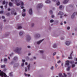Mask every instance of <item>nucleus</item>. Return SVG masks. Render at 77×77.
<instances>
[{"mask_svg":"<svg viewBox=\"0 0 77 77\" xmlns=\"http://www.w3.org/2000/svg\"><path fill=\"white\" fill-rule=\"evenodd\" d=\"M54 22V20L51 19L50 20V23H53Z\"/></svg>","mask_w":77,"mask_h":77,"instance_id":"nucleus-30","label":"nucleus"},{"mask_svg":"<svg viewBox=\"0 0 77 77\" xmlns=\"http://www.w3.org/2000/svg\"><path fill=\"white\" fill-rule=\"evenodd\" d=\"M26 37L27 39H31V37L29 35H26Z\"/></svg>","mask_w":77,"mask_h":77,"instance_id":"nucleus-12","label":"nucleus"},{"mask_svg":"<svg viewBox=\"0 0 77 77\" xmlns=\"http://www.w3.org/2000/svg\"><path fill=\"white\" fill-rule=\"evenodd\" d=\"M57 47L56 44H54L53 46V48H56Z\"/></svg>","mask_w":77,"mask_h":77,"instance_id":"nucleus-27","label":"nucleus"},{"mask_svg":"<svg viewBox=\"0 0 77 77\" xmlns=\"http://www.w3.org/2000/svg\"><path fill=\"white\" fill-rule=\"evenodd\" d=\"M3 8V6H0V8H1V9H2V8Z\"/></svg>","mask_w":77,"mask_h":77,"instance_id":"nucleus-59","label":"nucleus"},{"mask_svg":"<svg viewBox=\"0 0 77 77\" xmlns=\"http://www.w3.org/2000/svg\"><path fill=\"white\" fill-rule=\"evenodd\" d=\"M30 64H29L27 66L28 69L29 70V69H30Z\"/></svg>","mask_w":77,"mask_h":77,"instance_id":"nucleus-29","label":"nucleus"},{"mask_svg":"<svg viewBox=\"0 0 77 77\" xmlns=\"http://www.w3.org/2000/svg\"><path fill=\"white\" fill-rule=\"evenodd\" d=\"M14 60H17V59H18V57H14Z\"/></svg>","mask_w":77,"mask_h":77,"instance_id":"nucleus-28","label":"nucleus"},{"mask_svg":"<svg viewBox=\"0 0 77 77\" xmlns=\"http://www.w3.org/2000/svg\"><path fill=\"white\" fill-rule=\"evenodd\" d=\"M24 65V63H22L21 64L22 66H23Z\"/></svg>","mask_w":77,"mask_h":77,"instance_id":"nucleus-51","label":"nucleus"},{"mask_svg":"<svg viewBox=\"0 0 77 77\" xmlns=\"http://www.w3.org/2000/svg\"><path fill=\"white\" fill-rule=\"evenodd\" d=\"M24 75H25V76H26V77H27V76H28V77H29V76H30V75L27 74L26 73H24Z\"/></svg>","mask_w":77,"mask_h":77,"instance_id":"nucleus-22","label":"nucleus"},{"mask_svg":"<svg viewBox=\"0 0 77 77\" xmlns=\"http://www.w3.org/2000/svg\"><path fill=\"white\" fill-rule=\"evenodd\" d=\"M42 6H43V5L42 3H40L37 5V8L38 9H41L42 8Z\"/></svg>","mask_w":77,"mask_h":77,"instance_id":"nucleus-3","label":"nucleus"},{"mask_svg":"<svg viewBox=\"0 0 77 77\" xmlns=\"http://www.w3.org/2000/svg\"><path fill=\"white\" fill-rule=\"evenodd\" d=\"M59 76L60 77H64L63 75H62L61 73L59 74Z\"/></svg>","mask_w":77,"mask_h":77,"instance_id":"nucleus-23","label":"nucleus"},{"mask_svg":"<svg viewBox=\"0 0 77 77\" xmlns=\"http://www.w3.org/2000/svg\"><path fill=\"white\" fill-rule=\"evenodd\" d=\"M64 77H66L67 76L65 74V73H64Z\"/></svg>","mask_w":77,"mask_h":77,"instance_id":"nucleus-50","label":"nucleus"},{"mask_svg":"<svg viewBox=\"0 0 77 77\" xmlns=\"http://www.w3.org/2000/svg\"><path fill=\"white\" fill-rule=\"evenodd\" d=\"M51 69L52 70L53 69V66H52L51 67Z\"/></svg>","mask_w":77,"mask_h":77,"instance_id":"nucleus-54","label":"nucleus"},{"mask_svg":"<svg viewBox=\"0 0 77 77\" xmlns=\"http://www.w3.org/2000/svg\"><path fill=\"white\" fill-rule=\"evenodd\" d=\"M40 52L41 53H44V51H40Z\"/></svg>","mask_w":77,"mask_h":77,"instance_id":"nucleus-38","label":"nucleus"},{"mask_svg":"<svg viewBox=\"0 0 77 77\" xmlns=\"http://www.w3.org/2000/svg\"><path fill=\"white\" fill-rule=\"evenodd\" d=\"M9 75L10 76H11V77L13 76V75H12V72H11L10 73Z\"/></svg>","mask_w":77,"mask_h":77,"instance_id":"nucleus-25","label":"nucleus"},{"mask_svg":"<svg viewBox=\"0 0 77 77\" xmlns=\"http://www.w3.org/2000/svg\"><path fill=\"white\" fill-rule=\"evenodd\" d=\"M8 3V2H6L5 3L6 5L5 6V8H8L7 5Z\"/></svg>","mask_w":77,"mask_h":77,"instance_id":"nucleus-19","label":"nucleus"},{"mask_svg":"<svg viewBox=\"0 0 77 77\" xmlns=\"http://www.w3.org/2000/svg\"><path fill=\"white\" fill-rule=\"evenodd\" d=\"M59 9H64V6H63L62 5H60L59 6Z\"/></svg>","mask_w":77,"mask_h":77,"instance_id":"nucleus-15","label":"nucleus"},{"mask_svg":"<svg viewBox=\"0 0 77 77\" xmlns=\"http://www.w3.org/2000/svg\"><path fill=\"white\" fill-rule=\"evenodd\" d=\"M69 61H66V65H69Z\"/></svg>","mask_w":77,"mask_h":77,"instance_id":"nucleus-16","label":"nucleus"},{"mask_svg":"<svg viewBox=\"0 0 77 77\" xmlns=\"http://www.w3.org/2000/svg\"><path fill=\"white\" fill-rule=\"evenodd\" d=\"M22 17H26V13H25L23 12L22 14Z\"/></svg>","mask_w":77,"mask_h":77,"instance_id":"nucleus-18","label":"nucleus"},{"mask_svg":"<svg viewBox=\"0 0 77 77\" xmlns=\"http://www.w3.org/2000/svg\"><path fill=\"white\" fill-rule=\"evenodd\" d=\"M40 52L41 53H44V51H40Z\"/></svg>","mask_w":77,"mask_h":77,"instance_id":"nucleus-39","label":"nucleus"},{"mask_svg":"<svg viewBox=\"0 0 77 77\" xmlns=\"http://www.w3.org/2000/svg\"><path fill=\"white\" fill-rule=\"evenodd\" d=\"M69 70H70V67H69L67 69V71H69Z\"/></svg>","mask_w":77,"mask_h":77,"instance_id":"nucleus-31","label":"nucleus"},{"mask_svg":"<svg viewBox=\"0 0 77 77\" xmlns=\"http://www.w3.org/2000/svg\"><path fill=\"white\" fill-rule=\"evenodd\" d=\"M51 17L52 18H54V15H51Z\"/></svg>","mask_w":77,"mask_h":77,"instance_id":"nucleus-46","label":"nucleus"},{"mask_svg":"<svg viewBox=\"0 0 77 77\" xmlns=\"http://www.w3.org/2000/svg\"><path fill=\"white\" fill-rule=\"evenodd\" d=\"M29 12L30 15H32L33 12L32 11V8H29Z\"/></svg>","mask_w":77,"mask_h":77,"instance_id":"nucleus-4","label":"nucleus"},{"mask_svg":"<svg viewBox=\"0 0 77 77\" xmlns=\"http://www.w3.org/2000/svg\"><path fill=\"white\" fill-rule=\"evenodd\" d=\"M4 62H6L7 61V59L5 58L4 60Z\"/></svg>","mask_w":77,"mask_h":77,"instance_id":"nucleus-43","label":"nucleus"},{"mask_svg":"<svg viewBox=\"0 0 77 77\" xmlns=\"http://www.w3.org/2000/svg\"><path fill=\"white\" fill-rule=\"evenodd\" d=\"M24 34V32L23 31H20L19 32V35L21 36H23Z\"/></svg>","mask_w":77,"mask_h":77,"instance_id":"nucleus-5","label":"nucleus"},{"mask_svg":"<svg viewBox=\"0 0 77 77\" xmlns=\"http://www.w3.org/2000/svg\"><path fill=\"white\" fill-rule=\"evenodd\" d=\"M27 47L28 48H30V46H27Z\"/></svg>","mask_w":77,"mask_h":77,"instance_id":"nucleus-62","label":"nucleus"},{"mask_svg":"<svg viewBox=\"0 0 77 77\" xmlns=\"http://www.w3.org/2000/svg\"><path fill=\"white\" fill-rule=\"evenodd\" d=\"M14 15H17V13L15 12L14 13Z\"/></svg>","mask_w":77,"mask_h":77,"instance_id":"nucleus-57","label":"nucleus"},{"mask_svg":"<svg viewBox=\"0 0 77 77\" xmlns=\"http://www.w3.org/2000/svg\"><path fill=\"white\" fill-rule=\"evenodd\" d=\"M67 30H69V29H70V27L69 26H68L67 28Z\"/></svg>","mask_w":77,"mask_h":77,"instance_id":"nucleus-40","label":"nucleus"},{"mask_svg":"<svg viewBox=\"0 0 77 77\" xmlns=\"http://www.w3.org/2000/svg\"><path fill=\"white\" fill-rule=\"evenodd\" d=\"M9 35V33H8L7 34H5L3 35L2 36V37L3 38H6V37H7V36H8Z\"/></svg>","mask_w":77,"mask_h":77,"instance_id":"nucleus-7","label":"nucleus"},{"mask_svg":"<svg viewBox=\"0 0 77 77\" xmlns=\"http://www.w3.org/2000/svg\"><path fill=\"white\" fill-rule=\"evenodd\" d=\"M15 65H16L15 66V67H17V66H18V63L16 64Z\"/></svg>","mask_w":77,"mask_h":77,"instance_id":"nucleus-44","label":"nucleus"},{"mask_svg":"<svg viewBox=\"0 0 77 77\" xmlns=\"http://www.w3.org/2000/svg\"><path fill=\"white\" fill-rule=\"evenodd\" d=\"M57 6H59V5H60V2H59V1H58L57 2Z\"/></svg>","mask_w":77,"mask_h":77,"instance_id":"nucleus-21","label":"nucleus"},{"mask_svg":"<svg viewBox=\"0 0 77 77\" xmlns=\"http://www.w3.org/2000/svg\"><path fill=\"white\" fill-rule=\"evenodd\" d=\"M18 29H22V26H19L18 27Z\"/></svg>","mask_w":77,"mask_h":77,"instance_id":"nucleus-32","label":"nucleus"},{"mask_svg":"<svg viewBox=\"0 0 77 77\" xmlns=\"http://www.w3.org/2000/svg\"><path fill=\"white\" fill-rule=\"evenodd\" d=\"M61 62V61L60 60H59L57 62V63H60Z\"/></svg>","mask_w":77,"mask_h":77,"instance_id":"nucleus-48","label":"nucleus"},{"mask_svg":"<svg viewBox=\"0 0 77 77\" xmlns=\"http://www.w3.org/2000/svg\"><path fill=\"white\" fill-rule=\"evenodd\" d=\"M34 26H35V24L33 23H32L31 24V27H34Z\"/></svg>","mask_w":77,"mask_h":77,"instance_id":"nucleus-33","label":"nucleus"},{"mask_svg":"<svg viewBox=\"0 0 77 77\" xmlns=\"http://www.w3.org/2000/svg\"><path fill=\"white\" fill-rule=\"evenodd\" d=\"M23 12H26V10L25 9H23Z\"/></svg>","mask_w":77,"mask_h":77,"instance_id":"nucleus-49","label":"nucleus"},{"mask_svg":"<svg viewBox=\"0 0 77 77\" xmlns=\"http://www.w3.org/2000/svg\"><path fill=\"white\" fill-rule=\"evenodd\" d=\"M56 52L54 53L53 54V56H55V55H56Z\"/></svg>","mask_w":77,"mask_h":77,"instance_id":"nucleus-47","label":"nucleus"},{"mask_svg":"<svg viewBox=\"0 0 77 77\" xmlns=\"http://www.w3.org/2000/svg\"><path fill=\"white\" fill-rule=\"evenodd\" d=\"M50 14H53V11H52V10H50Z\"/></svg>","mask_w":77,"mask_h":77,"instance_id":"nucleus-35","label":"nucleus"},{"mask_svg":"<svg viewBox=\"0 0 77 77\" xmlns=\"http://www.w3.org/2000/svg\"><path fill=\"white\" fill-rule=\"evenodd\" d=\"M25 71L26 72H27V68H25Z\"/></svg>","mask_w":77,"mask_h":77,"instance_id":"nucleus-52","label":"nucleus"},{"mask_svg":"<svg viewBox=\"0 0 77 77\" xmlns=\"http://www.w3.org/2000/svg\"><path fill=\"white\" fill-rule=\"evenodd\" d=\"M31 54H30V53H29L28 54V56H30V55Z\"/></svg>","mask_w":77,"mask_h":77,"instance_id":"nucleus-64","label":"nucleus"},{"mask_svg":"<svg viewBox=\"0 0 77 77\" xmlns=\"http://www.w3.org/2000/svg\"><path fill=\"white\" fill-rule=\"evenodd\" d=\"M67 74L68 75V77H70L71 75V73L70 72L67 73Z\"/></svg>","mask_w":77,"mask_h":77,"instance_id":"nucleus-17","label":"nucleus"},{"mask_svg":"<svg viewBox=\"0 0 77 77\" xmlns=\"http://www.w3.org/2000/svg\"><path fill=\"white\" fill-rule=\"evenodd\" d=\"M22 62H25V60H22Z\"/></svg>","mask_w":77,"mask_h":77,"instance_id":"nucleus-56","label":"nucleus"},{"mask_svg":"<svg viewBox=\"0 0 77 77\" xmlns=\"http://www.w3.org/2000/svg\"><path fill=\"white\" fill-rule=\"evenodd\" d=\"M12 5H13V4H12V3L11 2H9V6H12Z\"/></svg>","mask_w":77,"mask_h":77,"instance_id":"nucleus-24","label":"nucleus"},{"mask_svg":"<svg viewBox=\"0 0 77 77\" xmlns=\"http://www.w3.org/2000/svg\"><path fill=\"white\" fill-rule=\"evenodd\" d=\"M75 66V64H72V68H74V67Z\"/></svg>","mask_w":77,"mask_h":77,"instance_id":"nucleus-36","label":"nucleus"},{"mask_svg":"<svg viewBox=\"0 0 77 77\" xmlns=\"http://www.w3.org/2000/svg\"><path fill=\"white\" fill-rule=\"evenodd\" d=\"M5 1H3V5H5Z\"/></svg>","mask_w":77,"mask_h":77,"instance_id":"nucleus-55","label":"nucleus"},{"mask_svg":"<svg viewBox=\"0 0 77 77\" xmlns=\"http://www.w3.org/2000/svg\"><path fill=\"white\" fill-rule=\"evenodd\" d=\"M21 4V6H23L24 5V3H23V2H22V1L20 2Z\"/></svg>","mask_w":77,"mask_h":77,"instance_id":"nucleus-34","label":"nucleus"},{"mask_svg":"<svg viewBox=\"0 0 77 77\" xmlns=\"http://www.w3.org/2000/svg\"><path fill=\"white\" fill-rule=\"evenodd\" d=\"M8 11H11V9H10V8H8Z\"/></svg>","mask_w":77,"mask_h":77,"instance_id":"nucleus-58","label":"nucleus"},{"mask_svg":"<svg viewBox=\"0 0 77 77\" xmlns=\"http://www.w3.org/2000/svg\"><path fill=\"white\" fill-rule=\"evenodd\" d=\"M41 36V35L39 34H37L35 35V38H40Z\"/></svg>","mask_w":77,"mask_h":77,"instance_id":"nucleus-6","label":"nucleus"},{"mask_svg":"<svg viewBox=\"0 0 77 77\" xmlns=\"http://www.w3.org/2000/svg\"><path fill=\"white\" fill-rule=\"evenodd\" d=\"M45 3H51V1L49 0H47L45 2Z\"/></svg>","mask_w":77,"mask_h":77,"instance_id":"nucleus-20","label":"nucleus"},{"mask_svg":"<svg viewBox=\"0 0 77 77\" xmlns=\"http://www.w3.org/2000/svg\"><path fill=\"white\" fill-rule=\"evenodd\" d=\"M70 7H73L74 6V5H70Z\"/></svg>","mask_w":77,"mask_h":77,"instance_id":"nucleus-60","label":"nucleus"},{"mask_svg":"<svg viewBox=\"0 0 77 77\" xmlns=\"http://www.w3.org/2000/svg\"><path fill=\"white\" fill-rule=\"evenodd\" d=\"M1 72V70H0V75L2 76V77H7V75H6V74L5 73L3 72L0 73Z\"/></svg>","mask_w":77,"mask_h":77,"instance_id":"nucleus-2","label":"nucleus"},{"mask_svg":"<svg viewBox=\"0 0 77 77\" xmlns=\"http://www.w3.org/2000/svg\"><path fill=\"white\" fill-rule=\"evenodd\" d=\"M43 41H44V39L37 42V44H40V43H41V42H42Z\"/></svg>","mask_w":77,"mask_h":77,"instance_id":"nucleus-9","label":"nucleus"},{"mask_svg":"<svg viewBox=\"0 0 77 77\" xmlns=\"http://www.w3.org/2000/svg\"><path fill=\"white\" fill-rule=\"evenodd\" d=\"M55 67H57V64H55Z\"/></svg>","mask_w":77,"mask_h":77,"instance_id":"nucleus-63","label":"nucleus"},{"mask_svg":"<svg viewBox=\"0 0 77 77\" xmlns=\"http://www.w3.org/2000/svg\"><path fill=\"white\" fill-rule=\"evenodd\" d=\"M71 44V42L69 41H67L66 42V45H69Z\"/></svg>","mask_w":77,"mask_h":77,"instance_id":"nucleus-8","label":"nucleus"},{"mask_svg":"<svg viewBox=\"0 0 77 77\" xmlns=\"http://www.w3.org/2000/svg\"><path fill=\"white\" fill-rule=\"evenodd\" d=\"M63 14V12H61V11H59V12L58 14L57 15H62Z\"/></svg>","mask_w":77,"mask_h":77,"instance_id":"nucleus-11","label":"nucleus"},{"mask_svg":"<svg viewBox=\"0 0 77 77\" xmlns=\"http://www.w3.org/2000/svg\"><path fill=\"white\" fill-rule=\"evenodd\" d=\"M16 5L17 6H20V3H17L16 4Z\"/></svg>","mask_w":77,"mask_h":77,"instance_id":"nucleus-41","label":"nucleus"},{"mask_svg":"<svg viewBox=\"0 0 77 77\" xmlns=\"http://www.w3.org/2000/svg\"><path fill=\"white\" fill-rule=\"evenodd\" d=\"M5 16H2V18H3V19H5Z\"/></svg>","mask_w":77,"mask_h":77,"instance_id":"nucleus-53","label":"nucleus"},{"mask_svg":"<svg viewBox=\"0 0 77 77\" xmlns=\"http://www.w3.org/2000/svg\"><path fill=\"white\" fill-rule=\"evenodd\" d=\"M4 11H1L0 12V14H3V12Z\"/></svg>","mask_w":77,"mask_h":77,"instance_id":"nucleus-45","label":"nucleus"},{"mask_svg":"<svg viewBox=\"0 0 77 77\" xmlns=\"http://www.w3.org/2000/svg\"><path fill=\"white\" fill-rule=\"evenodd\" d=\"M73 53V52L72 51V53L70 54V57H68V59H72V54Z\"/></svg>","mask_w":77,"mask_h":77,"instance_id":"nucleus-14","label":"nucleus"},{"mask_svg":"<svg viewBox=\"0 0 77 77\" xmlns=\"http://www.w3.org/2000/svg\"><path fill=\"white\" fill-rule=\"evenodd\" d=\"M7 16H9L10 15V13H8L6 14Z\"/></svg>","mask_w":77,"mask_h":77,"instance_id":"nucleus-42","label":"nucleus"},{"mask_svg":"<svg viewBox=\"0 0 77 77\" xmlns=\"http://www.w3.org/2000/svg\"><path fill=\"white\" fill-rule=\"evenodd\" d=\"M1 68H5V65H1Z\"/></svg>","mask_w":77,"mask_h":77,"instance_id":"nucleus-26","label":"nucleus"},{"mask_svg":"<svg viewBox=\"0 0 77 77\" xmlns=\"http://www.w3.org/2000/svg\"><path fill=\"white\" fill-rule=\"evenodd\" d=\"M75 12L71 16L72 18H74V17H75Z\"/></svg>","mask_w":77,"mask_h":77,"instance_id":"nucleus-13","label":"nucleus"},{"mask_svg":"<svg viewBox=\"0 0 77 77\" xmlns=\"http://www.w3.org/2000/svg\"><path fill=\"white\" fill-rule=\"evenodd\" d=\"M68 2V0H64L63 2V3L64 4H66V3H67Z\"/></svg>","mask_w":77,"mask_h":77,"instance_id":"nucleus-10","label":"nucleus"},{"mask_svg":"<svg viewBox=\"0 0 77 77\" xmlns=\"http://www.w3.org/2000/svg\"><path fill=\"white\" fill-rule=\"evenodd\" d=\"M12 55H13V53H12L10 55V56H12Z\"/></svg>","mask_w":77,"mask_h":77,"instance_id":"nucleus-61","label":"nucleus"},{"mask_svg":"<svg viewBox=\"0 0 77 77\" xmlns=\"http://www.w3.org/2000/svg\"><path fill=\"white\" fill-rule=\"evenodd\" d=\"M21 50V48H17L16 49L14 50V51L15 53H18V54H20Z\"/></svg>","mask_w":77,"mask_h":77,"instance_id":"nucleus-1","label":"nucleus"},{"mask_svg":"<svg viewBox=\"0 0 77 77\" xmlns=\"http://www.w3.org/2000/svg\"><path fill=\"white\" fill-rule=\"evenodd\" d=\"M74 61H70V63L71 64H72V63H74Z\"/></svg>","mask_w":77,"mask_h":77,"instance_id":"nucleus-37","label":"nucleus"}]
</instances>
